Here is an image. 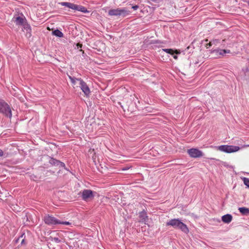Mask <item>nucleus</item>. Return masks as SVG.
Listing matches in <instances>:
<instances>
[{
    "label": "nucleus",
    "instance_id": "dca6fc26",
    "mask_svg": "<svg viewBox=\"0 0 249 249\" xmlns=\"http://www.w3.org/2000/svg\"><path fill=\"white\" fill-rule=\"evenodd\" d=\"M163 51L165 52L166 53L171 54L172 55H173L174 54V53H176V54H178L179 53L177 52V51L174 52V51L171 49H163Z\"/></svg>",
    "mask_w": 249,
    "mask_h": 249
},
{
    "label": "nucleus",
    "instance_id": "4be33fe9",
    "mask_svg": "<svg viewBox=\"0 0 249 249\" xmlns=\"http://www.w3.org/2000/svg\"><path fill=\"white\" fill-rule=\"evenodd\" d=\"M55 160H54V159H52L51 161H50V163L51 164H53L54 165H58V163L55 161Z\"/></svg>",
    "mask_w": 249,
    "mask_h": 249
},
{
    "label": "nucleus",
    "instance_id": "ddd939ff",
    "mask_svg": "<svg viewBox=\"0 0 249 249\" xmlns=\"http://www.w3.org/2000/svg\"><path fill=\"white\" fill-rule=\"evenodd\" d=\"M53 34L54 36L59 37H63V36H64L63 33L58 29H56V30H55L54 31H53Z\"/></svg>",
    "mask_w": 249,
    "mask_h": 249
},
{
    "label": "nucleus",
    "instance_id": "1a4fd4ad",
    "mask_svg": "<svg viewBox=\"0 0 249 249\" xmlns=\"http://www.w3.org/2000/svg\"><path fill=\"white\" fill-rule=\"evenodd\" d=\"M126 13L125 9L117 8L111 9L108 11V15L110 16H120Z\"/></svg>",
    "mask_w": 249,
    "mask_h": 249
},
{
    "label": "nucleus",
    "instance_id": "bb28decb",
    "mask_svg": "<svg viewBox=\"0 0 249 249\" xmlns=\"http://www.w3.org/2000/svg\"><path fill=\"white\" fill-rule=\"evenodd\" d=\"M249 147V145H245L243 146V147Z\"/></svg>",
    "mask_w": 249,
    "mask_h": 249
},
{
    "label": "nucleus",
    "instance_id": "9d476101",
    "mask_svg": "<svg viewBox=\"0 0 249 249\" xmlns=\"http://www.w3.org/2000/svg\"><path fill=\"white\" fill-rule=\"evenodd\" d=\"M14 22L18 25H22L26 21V19L23 16H18L14 18Z\"/></svg>",
    "mask_w": 249,
    "mask_h": 249
},
{
    "label": "nucleus",
    "instance_id": "b1692460",
    "mask_svg": "<svg viewBox=\"0 0 249 249\" xmlns=\"http://www.w3.org/2000/svg\"><path fill=\"white\" fill-rule=\"evenodd\" d=\"M3 155V152L2 150L0 149V157H1Z\"/></svg>",
    "mask_w": 249,
    "mask_h": 249
},
{
    "label": "nucleus",
    "instance_id": "7ed1b4c3",
    "mask_svg": "<svg viewBox=\"0 0 249 249\" xmlns=\"http://www.w3.org/2000/svg\"><path fill=\"white\" fill-rule=\"evenodd\" d=\"M60 4L62 6H66L72 10L80 11L84 13H87L88 12L87 8L81 5H79L68 2H62Z\"/></svg>",
    "mask_w": 249,
    "mask_h": 249
},
{
    "label": "nucleus",
    "instance_id": "cd10ccee",
    "mask_svg": "<svg viewBox=\"0 0 249 249\" xmlns=\"http://www.w3.org/2000/svg\"><path fill=\"white\" fill-rule=\"evenodd\" d=\"M24 240L23 239L22 242H21V244H23L24 243Z\"/></svg>",
    "mask_w": 249,
    "mask_h": 249
},
{
    "label": "nucleus",
    "instance_id": "6ab92c4d",
    "mask_svg": "<svg viewBox=\"0 0 249 249\" xmlns=\"http://www.w3.org/2000/svg\"><path fill=\"white\" fill-rule=\"evenodd\" d=\"M243 181H244V184L247 186H248V187H249V179L248 178H243Z\"/></svg>",
    "mask_w": 249,
    "mask_h": 249
},
{
    "label": "nucleus",
    "instance_id": "6e6552de",
    "mask_svg": "<svg viewBox=\"0 0 249 249\" xmlns=\"http://www.w3.org/2000/svg\"><path fill=\"white\" fill-rule=\"evenodd\" d=\"M78 82L81 89L84 93L86 96H89L90 93V90L86 83H85L82 79H79Z\"/></svg>",
    "mask_w": 249,
    "mask_h": 249
},
{
    "label": "nucleus",
    "instance_id": "f03ea898",
    "mask_svg": "<svg viewBox=\"0 0 249 249\" xmlns=\"http://www.w3.org/2000/svg\"><path fill=\"white\" fill-rule=\"evenodd\" d=\"M44 221L45 223L49 225L53 226L56 225H69L71 223L68 221H61L56 218L48 215L44 217Z\"/></svg>",
    "mask_w": 249,
    "mask_h": 249
},
{
    "label": "nucleus",
    "instance_id": "aec40b11",
    "mask_svg": "<svg viewBox=\"0 0 249 249\" xmlns=\"http://www.w3.org/2000/svg\"><path fill=\"white\" fill-rule=\"evenodd\" d=\"M52 241H54L55 243H60L61 242V240L58 238V237H52Z\"/></svg>",
    "mask_w": 249,
    "mask_h": 249
},
{
    "label": "nucleus",
    "instance_id": "9b49d317",
    "mask_svg": "<svg viewBox=\"0 0 249 249\" xmlns=\"http://www.w3.org/2000/svg\"><path fill=\"white\" fill-rule=\"evenodd\" d=\"M232 219V217L231 215L230 214H227L222 217V220L223 222L227 224L230 223Z\"/></svg>",
    "mask_w": 249,
    "mask_h": 249
},
{
    "label": "nucleus",
    "instance_id": "2eb2a0df",
    "mask_svg": "<svg viewBox=\"0 0 249 249\" xmlns=\"http://www.w3.org/2000/svg\"><path fill=\"white\" fill-rule=\"evenodd\" d=\"M21 26H23V28L24 30H26L27 32H30L31 28L30 26L25 21L24 24H23Z\"/></svg>",
    "mask_w": 249,
    "mask_h": 249
},
{
    "label": "nucleus",
    "instance_id": "20e7f679",
    "mask_svg": "<svg viewBox=\"0 0 249 249\" xmlns=\"http://www.w3.org/2000/svg\"><path fill=\"white\" fill-rule=\"evenodd\" d=\"M240 149L239 146L234 145H224L219 146V150L227 153L236 152Z\"/></svg>",
    "mask_w": 249,
    "mask_h": 249
},
{
    "label": "nucleus",
    "instance_id": "0eeeda50",
    "mask_svg": "<svg viewBox=\"0 0 249 249\" xmlns=\"http://www.w3.org/2000/svg\"><path fill=\"white\" fill-rule=\"evenodd\" d=\"M187 153L190 157L197 158L203 156V152L197 148H191L188 149Z\"/></svg>",
    "mask_w": 249,
    "mask_h": 249
},
{
    "label": "nucleus",
    "instance_id": "393cba45",
    "mask_svg": "<svg viewBox=\"0 0 249 249\" xmlns=\"http://www.w3.org/2000/svg\"><path fill=\"white\" fill-rule=\"evenodd\" d=\"M77 48L78 49H79V48H81L82 47V45L79 44H77Z\"/></svg>",
    "mask_w": 249,
    "mask_h": 249
},
{
    "label": "nucleus",
    "instance_id": "f3484780",
    "mask_svg": "<svg viewBox=\"0 0 249 249\" xmlns=\"http://www.w3.org/2000/svg\"><path fill=\"white\" fill-rule=\"evenodd\" d=\"M69 77L73 85H76L77 82H78L79 79H82L81 78H77L71 76H69Z\"/></svg>",
    "mask_w": 249,
    "mask_h": 249
},
{
    "label": "nucleus",
    "instance_id": "5701e85b",
    "mask_svg": "<svg viewBox=\"0 0 249 249\" xmlns=\"http://www.w3.org/2000/svg\"><path fill=\"white\" fill-rule=\"evenodd\" d=\"M139 8V6L138 5H134L132 7V8L134 9V10H136Z\"/></svg>",
    "mask_w": 249,
    "mask_h": 249
},
{
    "label": "nucleus",
    "instance_id": "f8f14e48",
    "mask_svg": "<svg viewBox=\"0 0 249 249\" xmlns=\"http://www.w3.org/2000/svg\"><path fill=\"white\" fill-rule=\"evenodd\" d=\"M238 210L243 215H248L249 214V209L246 207H240L238 208Z\"/></svg>",
    "mask_w": 249,
    "mask_h": 249
},
{
    "label": "nucleus",
    "instance_id": "a878e982",
    "mask_svg": "<svg viewBox=\"0 0 249 249\" xmlns=\"http://www.w3.org/2000/svg\"><path fill=\"white\" fill-rule=\"evenodd\" d=\"M173 57H174V58H175V59H177V58H178V56H177V55H174L173 56Z\"/></svg>",
    "mask_w": 249,
    "mask_h": 249
},
{
    "label": "nucleus",
    "instance_id": "39448f33",
    "mask_svg": "<svg viewBox=\"0 0 249 249\" xmlns=\"http://www.w3.org/2000/svg\"><path fill=\"white\" fill-rule=\"evenodd\" d=\"M0 112L11 118V110L9 105L3 101H0Z\"/></svg>",
    "mask_w": 249,
    "mask_h": 249
},
{
    "label": "nucleus",
    "instance_id": "412c9836",
    "mask_svg": "<svg viewBox=\"0 0 249 249\" xmlns=\"http://www.w3.org/2000/svg\"><path fill=\"white\" fill-rule=\"evenodd\" d=\"M55 161L58 163V165H60V166L63 167L65 166V165L63 162H60L58 160H55Z\"/></svg>",
    "mask_w": 249,
    "mask_h": 249
},
{
    "label": "nucleus",
    "instance_id": "4468645a",
    "mask_svg": "<svg viewBox=\"0 0 249 249\" xmlns=\"http://www.w3.org/2000/svg\"><path fill=\"white\" fill-rule=\"evenodd\" d=\"M139 216L141 219L142 221H146V220L147 219L146 213L144 211H142L140 213Z\"/></svg>",
    "mask_w": 249,
    "mask_h": 249
},
{
    "label": "nucleus",
    "instance_id": "423d86ee",
    "mask_svg": "<svg viewBox=\"0 0 249 249\" xmlns=\"http://www.w3.org/2000/svg\"><path fill=\"white\" fill-rule=\"evenodd\" d=\"M94 193H95L90 190L85 189L81 193L82 198L83 200L88 201L93 198Z\"/></svg>",
    "mask_w": 249,
    "mask_h": 249
},
{
    "label": "nucleus",
    "instance_id": "a211bd4d",
    "mask_svg": "<svg viewBox=\"0 0 249 249\" xmlns=\"http://www.w3.org/2000/svg\"><path fill=\"white\" fill-rule=\"evenodd\" d=\"M230 51L229 50H221L219 52V54L224 56L226 53H230Z\"/></svg>",
    "mask_w": 249,
    "mask_h": 249
},
{
    "label": "nucleus",
    "instance_id": "f257e3e1",
    "mask_svg": "<svg viewBox=\"0 0 249 249\" xmlns=\"http://www.w3.org/2000/svg\"><path fill=\"white\" fill-rule=\"evenodd\" d=\"M166 226H171L175 229L180 230L185 233L189 231L187 225L182 222L178 218H174L169 220L166 223Z\"/></svg>",
    "mask_w": 249,
    "mask_h": 249
}]
</instances>
